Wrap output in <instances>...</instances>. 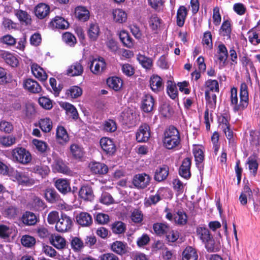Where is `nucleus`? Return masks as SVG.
I'll list each match as a JSON object with an SVG mask.
<instances>
[{"label":"nucleus","mask_w":260,"mask_h":260,"mask_svg":"<svg viewBox=\"0 0 260 260\" xmlns=\"http://www.w3.org/2000/svg\"><path fill=\"white\" fill-rule=\"evenodd\" d=\"M77 223L82 226H89L92 223L91 215L87 212H81L76 216Z\"/></svg>","instance_id":"obj_14"},{"label":"nucleus","mask_w":260,"mask_h":260,"mask_svg":"<svg viewBox=\"0 0 260 260\" xmlns=\"http://www.w3.org/2000/svg\"><path fill=\"white\" fill-rule=\"evenodd\" d=\"M205 86L209 92H219L218 83L216 80H208L205 82Z\"/></svg>","instance_id":"obj_49"},{"label":"nucleus","mask_w":260,"mask_h":260,"mask_svg":"<svg viewBox=\"0 0 260 260\" xmlns=\"http://www.w3.org/2000/svg\"><path fill=\"white\" fill-rule=\"evenodd\" d=\"M218 59L221 62L224 63L228 56V52L225 45L223 44H219L218 46Z\"/></svg>","instance_id":"obj_46"},{"label":"nucleus","mask_w":260,"mask_h":260,"mask_svg":"<svg viewBox=\"0 0 260 260\" xmlns=\"http://www.w3.org/2000/svg\"><path fill=\"white\" fill-rule=\"evenodd\" d=\"M79 195L84 200L89 201H92L94 197L92 187L88 185L82 186L79 190Z\"/></svg>","instance_id":"obj_13"},{"label":"nucleus","mask_w":260,"mask_h":260,"mask_svg":"<svg viewBox=\"0 0 260 260\" xmlns=\"http://www.w3.org/2000/svg\"><path fill=\"white\" fill-rule=\"evenodd\" d=\"M56 138L60 144H64L69 141V137L66 129L62 126H59L56 129Z\"/></svg>","instance_id":"obj_19"},{"label":"nucleus","mask_w":260,"mask_h":260,"mask_svg":"<svg viewBox=\"0 0 260 260\" xmlns=\"http://www.w3.org/2000/svg\"><path fill=\"white\" fill-rule=\"evenodd\" d=\"M12 159L16 162L25 165L31 160V155L26 149L22 147H17L12 151Z\"/></svg>","instance_id":"obj_3"},{"label":"nucleus","mask_w":260,"mask_h":260,"mask_svg":"<svg viewBox=\"0 0 260 260\" xmlns=\"http://www.w3.org/2000/svg\"><path fill=\"white\" fill-rule=\"evenodd\" d=\"M75 14L76 17L80 20L85 21L89 17V12L84 7H77L75 9Z\"/></svg>","instance_id":"obj_30"},{"label":"nucleus","mask_w":260,"mask_h":260,"mask_svg":"<svg viewBox=\"0 0 260 260\" xmlns=\"http://www.w3.org/2000/svg\"><path fill=\"white\" fill-rule=\"evenodd\" d=\"M59 218L58 212L56 211H53L48 214L47 221L50 224H54L55 223H56Z\"/></svg>","instance_id":"obj_63"},{"label":"nucleus","mask_w":260,"mask_h":260,"mask_svg":"<svg viewBox=\"0 0 260 260\" xmlns=\"http://www.w3.org/2000/svg\"><path fill=\"white\" fill-rule=\"evenodd\" d=\"M62 107L66 110L68 115H70L73 119H77L78 117V113L77 109L72 104L64 103L62 104Z\"/></svg>","instance_id":"obj_43"},{"label":"nucleus","mask_w":260,"mask_h":260,"mask_svg":"<svg viewBox=\"0 0 260 260\" xmlns=\"http://www.w3.org/2000/svg\"><path fill=\"white\" fill-rule=\"evenodd\" d=\"M55 186L59 192L66 194L71 191L70 182L64 179H58L55 183Z\"/></svg>","instance_id":"obj_18"},{"label":"nucleus","mask_w":260,"mask_h":260,"mask_svg":"<svg viewBox=\"0 0 260 260\" xmlns=\"http://www.w3.org/2000/svg\"><path fill=\"white\" fill-rule=\"evenodd\" d=\"M54 169L59 173L67 175H70L71 171L69 167L64 164L62 159L56 158L54 164Z\"/></svg>","instance_id":"obj_23"},{"label":"nucleus","mask_w":260,"mask_h":260,"mask_svg":"<svg viewBox=\"0 0 260 260\" xmlns=\"http://www.w3.org/2000/svg\"><path fill=\"white\" fill-rule=\"evenodd\" d=\"M34 171L43 177L48 174L49 169L46 166H36L34 168Z\"/></svg>","instance_id":"obj_60"},{"label":"nucleus","mask_w":260,"mask_h":260,"mask_svg":"<svg viewBox=\"0 0 260 260\" xmlns=\"http://www.w3.org/2000/svg\"><path fill=\"white\" fill-rule=\"evenodd\" d=\"M204 243H205V247L207 250L209 252H216L218 249L215 246V242L212 237L209 238L207 241L204 242Z\"/></svg>","instance_id":"obj_61"},{"label":"nucleus","mask_w":260,"mask_h":260,"mask_svg":"<svg viewBox=\"0 0 260 260\" xmlns=\"http://www.w3.org/2000/svg\"><path fill=\"white\" fill-rule=\"evenodd\" d=\"M119 38L125 46L131 48L133 46V40L126 31L124 30L120 31Z\"/></svg>","instance_id":"obj_41"},{"label":"nucleus","mask_w":260,"mask_h":260,"mask_svg":"<svg viewBox=\"0 0 260 260\" xmlns=\"http://www.w3.org/2000/svg\"><path fill=\"white\" fill-rule=\"evenodd\" d=\"M90 172L94 174L104 175L108 171V167L104 163L92 161L88 165Z\"/></svg>","instance_id":"obj_7"},{"label":"nucleus","mask_w":260,"mask_h":260,"mask_svg":"<svg viewBox=\"0 0 260 260\" xmlns=\"http://www.w3.org/2000/svg\"><path fill=\"white\" fill-rule=\"evenodd\" d=\"M151 180L150 176L145 173L135 175L132 183L134 186L139 189H144L149 185Z\"/></svg>","instance_id":"obj_5"},{"label":"nucleus","mask_w":260,"mask_h":260,"mask_svg":"<svg viewBox=\"0 0 260 260\" xmlns=\"http://www.w3.org/2000/svg\"><path fill=\"white\" fill-rule=\"evenodd\" d=\"M100 34V28L96 23L91 24L88 31L89 39L93 41L96 40Z\"/></svg>","instance_id":"obj_39"},{"label":"nucleus","mask_w":260,"mask_h":260,"mask_svg":"<svg viewBox=\"0 0 260 260\" xmlns=\"http://www.w3.org/2000/svg\"><path fill=\"white\" fill-rule=\"evenodd\" d=\"M150 137V129L149 126L144 123L142 124L139 128L136 135V140L138 142H146Z\"/></svg>","instance_id":"obj_6"},{"label":"nucleus","mask_w":260,"mask_h":260,"mask_svg":"<svg viewBox=\"0 0 260 260\" xmlns=\"http://www.w3.org/2000/svg\"><path fill=\"white\" fill-rule=\"evenodd\" d=\"M107 83L108 86L115 91L119 90L122 86V80L117 77H112L109 78L107 80Z\"/></svg>","instance_id":"obj_28"},{"label":"nucleus","mask_w":260,"mask_h":260,"mask_svg":"<svg viewBox=\"0 0 260 260\" xmlns=\"http://www.w3.org/2000/svg\"><path fill=\"white\" fill-rule=\"evenodd\" d=\"M131 219L135 223H141L143 219L142 211L138 209L134 210L131 214Z\"/></svg>","instance_id":"obj_59"},{"label":"nucleus","mask_w":260,"mask_h":260,"mask_svg":"<svg viewBox=\"0 0 260 260\" xmlns=\"http://www.w3.org/2000/svg\"><path fill=\"white\" fill-rule=\"evenodd\" d=\"M51 243L57 249H62L65 247L66 245L64 238L59 235L52 236Z\"/></svg>","instance_id":"obj_34"},{"label":"nucleus","mask_w":260,"mask_h":260,"mask_svg":"<svg viewBox=\"0 0 260 260\" xmlns=\"http://www.w3.org/2000/svg\"><path fill=\"white\" fill-rule=\"evenodd\" d=\"M23 222L28 225H34L37 221L36 216L32 212H26L22 217Z\"/></svg>","instance_id":"obj_37"},{"label":"nucleus","mask_w":260,"mask_h":260,"mask_svg":"<svg viewBox=\"0 0 260 260\" xmlns=\"http://www.w3.org/2000/svg\"><path fill=\"white\" fill-rule=\"evenodd\" d=\"M187 14L186 8L184 6H180L177 12V25L179 27L183 26Z\"/></svg>","instance_id":"obj_29"},{"label":"nucleus","mask_w":260,"mask_h":260,"mask_svg":"<svg viewBox=\"0 0 260 260\" xmlns=\"http://www.w3.org/2000/svg\"><path fill=\"white\" fill-rule=\"evenodd\" d=\"M23 87L28 91L33 93H39L42 90L40 84L35 80L27 79L23 81Z\"/></svg>","instance_id":"obj_10"},{"label":"nucleus","mask_w":260,"mask_h":260,"mask_svg":"<svg viewBox=\"0 0 260 260\" xmlns=\"http://www.w3.org/2000/svg\"><path fill=\"white\" fill-rule=\"evenodd\" d=\"M154 100L150 94H145L142 99L141 108L145 112H150L153 109Z\"/></svg>","instance_id":"obj_12"},{"label":"nucleus","mask_w":260,"mask_h":260,"mask_svg":"<svg viewBox=\"0 0 260 260\" xmlns=\"http://www.w3.org/2000/svg\"><path fill=\"white\" fill-rule=\"evenodd\" d=\"M100 145L102 149L107 154H113L116 151V146L113 141L107 137L100 140Z\"/></svg>","instance_id":"obj_11"},{"label":"nucleus","mask_w":260,"mask_h":260,"mask_svg":"<svg viewBox=\"0 0 260 260\" xmlns=\"http://www.w3.org/2000/svg\"><path fill=\"white\" fill-rule=\"evenodd\" d=\"M12 233L10 228L4 224L0 225V238L3 239H8Z\"/></svg>","instance_id":"obj_56"},{"label":"nucleus","mask_w":260,"mask_h":260,"mask_svg":"<svg viewBox=\"0 0 260 260\" xmlns=\"http://www.w3.org/2000/svg\"><path fill=\"white\" fill-rule=\"evenodd\" d=\"M2 57L6 62L12 67H16L18 64V60L11 53L8 52H4L1 54Z\"/></svg>","instance_id":"obj_32"},{"label":"nucleus","mask_w":260,"mask_h":260,"mask_svg":"<svg viewBox=\"0 0 260 260\" xmlns=\"http://www.w3.org/2000/svg\"><path fill=\"white\" fill-rule=\"evenodd\" d=\"M248 87L245 82L241 84L240 88V102H238L237 89L233 87L231 90V103L235 112L244 110L248 104Z\"/></svg>","instance_id":"obj_1"},{"label":"nucleus","mask_w":260,"mask_h":260,"mask_svg":"<svg viewBox=\"0 0 260 260\" xmlns=\"http://www.w3.org/2000/svg\"><path fill=\"white\" fill-rule=\"evenodd\" d=\"M49 12L50 7L45 4L40 3L35 8V15L39 19L44 18L49 14Z\"/></svg>","instance_id":"obj_16"},{"label":"nucleus","mask_w":260,"mask_h":260,"mask_svg":"<svg viewBox=\"0 0 260 260\" xmlns=\"http://www.w3.org/2000/svg\"><path fill=\"white\" fill-rule=\"evenodd\" d=\"M32 143L36 149L40 153H45L49 149L48 145L44 141L38 139H34L32 141Z\"/></svg>","instance_id":"obj_44"},{"label":"nucleus","mask_w":260,"mask_h":260,"mask_svg":"<svg viewBox=\"0 0 260 260\" xmlns=\"http://www.w3.org/2000/svg\"><path fill=\"white\" fill-rule=\"evenodd\" d=\"M191 164V160L190 158L186 157L183 160L182 164L180 167L179 170V175L181 177L185 179H188L190 177Z\"/></svg>","instance_id":"obj_9"},{"label":"nucleus","mask_w":260,"mask_h":260,"mask_svg":"<svg viewBox=\"0 0 260 260\" xmlns=\"http://www.w3.org/2000/svg\"><path fill=\"white\" fill-rule=\"evenodd\" d=\"M137 59L142 66L146 70H150L153 66V61L151 58L142 54L137 55Z\"/></svg>","instance_id":"obj_36"},{"label":"nucleus","mask_w":260,"mask_h":260,"mask_svg":"<svg viewBox=\"0 0 260 260\" xmlns=\"http://www.w3.org/2000/svg\"><path fill=\"white\" fill-rule=\"evenodd\" d=\"M39 104L44 108L49 110L52 107L51 100L45 96L40 98L38 100Z\"/></svg>","instance_id":"obj_62"},{"label":"nucleus","mask_w":260,"mask_h":260,"mask_svg":"<svg viewBox=\"0 0 260 260\" xmlns=\"http://www.w3.org/2000/svg\"><path fill=\"white\" fill-rule=\"evenodd\" d=\"M113 20L119 23L124 22L127 19L126 13L121 9H116L112 11Z\"/></svg>","instance_id":"obj_27"},{"label":"nucleus","mask_w":260,"mask_h":260,"mask_svg":"<svg viewBox=\"0 0 260 260\" xmlns=\"http://www.w3.org/2000/svg\"><path fill=\"white\" fill-rule=\"evenodd\" d=\"M153 229L154 233L158 236L167 234L170 230V228L168 224L159 222L153 224Z\"/></svg>","instance_id":"obj_25"},{"label":"nucleus","mask_w":260,"mask_h":260,"mask_svg":"<svg viewBox=\"0 0 260 260\" xmlns=\"http://www.w3.org/2000/svg\"><path fill=\"white\" fill-rule=\"evenodd\" d=\"M14 177L21 184H27L30 182L28 175L24 172L16 171L14 172Z\"/></svg>","instance_id":"obj_33"},{"label":"nucleus","mask_w":260,"mask_h":260,"mask_svg":"<svg viewBox=\"0 0 260 260\" xmlns=\"http://www.w3.org/2000/svg\"><path fill=\"white\" fill-rule=\"evenodd\" d=\"M103 129L107 132L112 133L117 129V125L115 121L108 119L105 121L103 124Z\"/></svg>","instance_id":"obj_52"},{"label":"nucleus","mask_w":260,"mask_h":260,"mask_svg":"<svg viewBox=\"0 0 260 260\" xmlns=\"http://www.w3.org/2000/svg\"><path fill=\"white\" fill-rule=\"evenodd\" d=\"M73 221L70 217L61 214L55 225L56 230L59 233L69 232L73 226Z\"/></svg>","instance_id":"obj_4"},{"label":"nucleus","mask_w":260,"mask_h":260,"mask_svg":"<svg viewBox=\"0 0 260 260\" xmlns=\"http://www.w3.org/2000/svg\"><path fill=\"white\" fill-rule=\"evenodd\" d=\"M180 137L178 129L173 126H170L164 133V144L168 149H173L180 144Z\"/></svg>","instance_id":"obj_2"},{"label":"nucleus","mask_w":260,"mask_h":260,"mask_svg":"<svg viewBox=\"0 0 260 260\" xmlns=\"http://www.w3.org/2000/svg\"><path fill=\"white\" fill-rule=\"evenodd\" d=\"M31 72L34 76L41 81H45L47 75L43 68L37 63H32L31 66Z\"/></svg>","instance_id":"obj_17"},{"label":"nucleus","mask_w":260,"mask_h":260,"mask_svg":"<svg viewBox=\"0 0 260 260\" xmlns=\"http://www.w3.org/2000/svg\"><path fill=\"white\" fill-rule=\"evenodd\" d=\"M67 94L68 96L76 99L82 95V90L79 86H73L67 90Z\"/></svg>","instance_id":"obj_50"},{"label":"nucleus","mask_w":260,"mask_h":260,"mask_svg":"<svg viewBox=\"0 0 260 260\" xmlns=\"http://www.w3.org/2000/svg\"><path fill=\"white\" fill-rule=\"evenodd\" d=\"M205 99L208 103V106L210 108H215L216 104V95L215 93L209 92V90H206Z\"/></svg>","instance_id":"obj_47"},{"label":"nucleus","mask_w":260,"mask_h":260,"mask_svg":"<svg viewBox=\"0 0 260 260\" xmlns=\"http://www.w3.org/2000/svg\"><path fill=\"white\" fill-rule=\"evenodd\" d=\"M40 127L44 132H49L52 128L51 120L48 118L41 119L39 121Z\"/></svg>","instance_id":"obj_48"},{"label":"nucleus","mask_w":260,"mask_h":260,"mask_svg":"<svg viewBox=\"0 0 260 260\" xmlns=\"http://www.w3.org/2000/svg\"><path fill=\"white\" fill-rule=\"evenodd\" d=\"M71 245L75 251H79L84 247V243L79 238L74 237L71 241Z\"/></svg>","instance_id":"obj_51"},{"label":"nucleus","mask_w":260,"mask_h":260,"mask_svg":"<svg viewBox=\"0 0 260 260\" xmlns=\"http://www.w3.org/2000/svg\"><path fill=\"white\" fill-rule=\"evenodd\" d=\"M248 35L249 41L251 43L254 45H257L260 43V39L258 37V36L260 35L259 33L251 30L248 31Z\"/></svg>","instance_id":"obj_55"},{"label":"nucleus","mask_w":260,"mask_h":260,"mask_svg":"<svg viewBox=\"0 0 260 260\" xmlns=\"http://www.w3.org/2000/svg\"><path fill=\"white\" fill-rule=\"evenodd\" d=\"M150 86L153 91H160L162 87V79L158 75H152L150 79Z\"/></svg>","instance_id":"obj_22"},{"label":"nucleus","mask_w":260,"mask_h":260,"mask_svg":"<svg viewBox=\"0 0 260 260\" xmlns=\"http://www.w3.org/2000/svg\"><path fill=\"white\" fill-rule=\"evenodd\" d=\"M62 40L70 46H73L76 43L75 37L69 32H66L62 35Z\"/></svg>","instance_id":"obj_58"},{"label":"nucleus","mask_w":260,"mask_h":260,"mask_svg":"<svg viewBox=\"0 0 260 260\" xmlns=\"http://www.w3.org/2000/svg\"><path fill=\"white\" fill-rule=\"evenodd\" d=\"M13 129L12 124L8 121H2L0 122V131L7 133H10Z\"/></svg>","instance_id":"obj_64"},{"label":"nucleus","mask_w":260,"mask_h":260,"mask_svg":"<svg viewBox=\"0 0 260 260\" xmlns=\"http://www.w3.org/2000/svg\"><path fill=\"white\" fill-rule=\"evenodd\" d=\"M35 243V239L30 236L24 235L21 238V243L25 247H31Z\"/></svg>","instance_id":"obj_57"},{"label":"nucleus","mask_w":260,"mask_h":260,"mask_svg":"<svg viewBox=\"0 0 260 260\" xmlns=\"http://www.w3.org/2000/svg\"><path fill=\"white\" fill-rule=\"evenodd\" d=\"M83 72V67L79 62L72 64L67 70V74L71 76H80Z\"/></svg>","instance_id":"obj_21"},{"label":"nucleus","mask_w":260,"mask_h":260,"mask_svg":"<svg viewBox=\"0 0 260 260\" xmlns=\"http://www.w3.org/2000/svg\"><path fill=\"white\" fill-rule=\"evenodd\" d=\"M16 142V138L12 136H3L0 137V144L8 147L14 144Z\"/></svg>","instance_id":"obj_45"},{"label":"nucleus","mask_w":260,"mask_h":260,"mask_svg":"<svg viewBox=\"0 0 260 260\" xmlns=\"http://www.w3.org/2000/svg\"><path fill=\"white\" fill-rule=\"evenodd\" d=\"M45 196L46 200L51 203H54L60 199L59 194L53 189H46Z\"/></svg>","instance_id":"obj_38"},{"label":"nucleus","mask_w":260,"mask_h":260,"mask_svg":"<svg viewBox=\"0 0 260 260\" xmlns=\"http://www.w3.org/2000/svg\"><path fill=\"white\" fill-rule=\"evenodd\" d=\"M111 229L113 233L119 235L125 233L126 226L123 222L117 221L111 224Z\"/></svg>","instance_id":"obj_31"},{"label":"nucleus","mask_w":260,"mask_h":260,"mask_svg":"<svg viewBox=\"0 0 260 260\" xmlns=\"http://www.w3.org/2000/svg\"><path fill=\"white\" fill-rule=\"evenodd\" d=\"M15 15L21 23H24L25 25L31 23V19L30 16L26 11L22 10H16L15 11Z\"/></svg>","instance_id":"obj_24"},{"label":"nucleus","mask_w":260,"mask_h":260,"mask_svg":"<svg viewBox=\"0 0 260 260\" xmlns=\"http://www.w3.org/2000/svg\"><path fill=\"white\" fill-rule=\"evenodd\" d=\"M161 19L156 15H152L149 20V26L153 30H156L160 27Z\"/></svg>","instance_id":"obj_53"},{"label":"nucleus","mask_w":260,"mask_h":260,"mask_svg":"<svg viewBox=\"0 0 260 260\" xmlns=\"http://www.w3.org/2000/svg\"><path fill=\"white\" fill-rule=\"evenodd\" d=\"M169 167L167 166H163L157 169L155 171L154 179L158 182L165 180L169 174Z\"/></svg>","instance_id":"obj_20"},{"label":"nucleus","mask_w":260,"mask_h":260,"mask_svg":"<svg viewBox=\"0 0 260 260\" xmlns=\"http://www.w3.org/2000/svg\"><path fill=\"white\" fill-rule=\"evenodd\" d=\"M167 92L172 99H175L178 95L177 87L171 81L168 82Z\"/></svg>","instance_id":"obj_54"},{"label":"nucleus","mask_w":260,"mask_h":260,"mask_svg":"<svg viewBox=\"0 0 260 260\" xmlns=\"http://www.w3.org/2000/svg\"><path fill=\"white\" fill-rule=\"evenodd\" d=\"M111 249L112 251L120 255L124 254L127 252L126 244L119 241L112 243L111 245Z\"/></svg>","instance_id":"obj_15"},{"label":"nucleus","mask_w":260,"mask_h":260,"mask_svg":"<svg viewBox=\"0 0 260 260\" xmlns=\"http://www.w3.org/2000/svg\"><path fill=\"white\" fill-rule=\"evenodd\" d=\"M70 153L75 158H80L83 156V150L79 145L73 144L70 147Z\"/></svg>","instance_id":"obj_40"},{"label":"nucleus","mask_w":260,"mask_h":260,"mask_svg":"<svg viewBox=\"0 0 260 260\" xmlns=\"http://www.w3.org/2000/svg\"><path fill=\"white\" fill-rule=\"evenodd\" d=\"M182 255V260H197L198 257L196 249L190 246L184 250Z\"/></svg>","instance_id":"obj_26"},{"label":"nucleus","mask_w":260,"mask_h":260,"mask_svg":"<svg viewBox=\"0 0 260 260\" xmlns=\"http://www.w3.org/2000/svg\"><path fill=\"white\" fill-rule=\"evenodd\" d=\"M106 63L103 58H94L90 66L91 71L96 75L101 74L105 69Z\"/></svg>","instance_id":"obj_8"},{"label":"nucleus","mask_w":260,"mask_h":260,"mask_svg":"<svg viewBox=\"0 0 260 260\" xmlns=\"http://www.w3.org/2000/svg\"><path fill=\"white\" fill-rule=\"evenodd\" d=\"M196 232L199 238L203 242L207 241L212 237L208 229L205 227H198Z\"/></svg>","instance_id":"obj_35"},{"label":"nucleus","mask_w":260,"mask_h":260,"mask_svg":"<svg viewBox=\"0 0 260 260\" xmlns=\"http://www.w3.org/2000/svg\"><path fill=\"white\" fill-rule=\"evenodd\" d=\"M53 25L60 29H66L69 27L68 22L61 17L56 16L52 21Z\"/></svg>","instance_id":"obj_42"}]
</instances>
